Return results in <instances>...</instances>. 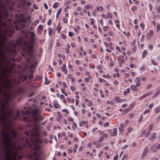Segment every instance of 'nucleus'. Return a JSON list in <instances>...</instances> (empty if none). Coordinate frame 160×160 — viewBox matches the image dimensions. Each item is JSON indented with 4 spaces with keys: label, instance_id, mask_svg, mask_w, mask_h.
<instances>
[{
    "label": "nucleus",
    "instance_id": "nucleus-34",
    "mask_svg": "<svg viewBox=\"0 0 160 160\" xmlns=\"http://www.w3.org/2000/svg\"><path fill=\"white\" fill-rule=\"evenodd\" d=\"M61 9H60L58 10V12L57 13V14H56V18H57L58 17L59 14L61 13Z\"/></svg>",
    "mask_w": 160,
    "mask_h": 160
},
{
    "label": "nucleus",
    "instance_id": "nucleus-6",
    "mask_svg": "<svg viewBox=\"0 0 160 160\" xmlns=\"http://www.w3.org/2000/svg\"><path fill=\"white\" fill-rule=\"evenodd\" d=\"M34 38H30V42L29 45H28V42H25L23 43L22 47L23 49L25 48L28 50L32 52L33 48V44L34 42Z\"/></svg>",
    "mask_w": 160,
    "mask_h": 160
},
{
    "label": "nucleus",
    "instance_id": "nucleus-10",
    "mask_svg": "<svg viewBox=\"0 0 160 160\" xmlns=\"http://www.w3.org/2000/svg\"><path fill=\"white\" fill-rule=\"evenodd\" d=\"M152 151L154 152H157L158 150L157 147V144L156 143L153 145L151 148Z\"/></svg>",
    "mask_w": 160,
    "mask_h": 160
},
{
    "label": "nucleus",
    "instance_id": "nucleus-19",
    "mask_svg": "<svg viewBox=\"0 0 160 160\" xmlns=\"http://www.w3.org/2000/svg\"><path fill=\"white\" fill-rule=\"evenodd\" d=\"M114 22L116 24V27L118 28H119L120 27V25L118 24L120 22L119 20L117 19L115 20Z\"/></svg>",
    "mask_w": 160,
    "mask_h": 160
},
{
    "label": "nucleus",
    "instance_id": "nucleus-4",
    "mask_svg": "<svg viewBox=\"0 0 160 160\" xmlns=\"http://www.w3.org/2000/svg\"><path fill=\"white\" fill-rule=\"evenodd\" d=\"M11 69L8 67L5 66L3 63H0V78L7 77L10 73Z\"/></svg>",
    "mask_w": 160,
    "mask_h": 160
},
{
    "label": "nucleus",
    "instance_id": "nucleus-20",
    "mask_svg": "<svg viewBox=\"0 0 160 160\" xmlns=\"http://www.w3.org/2000/svg\"><path fill=\"white\" fill-rule=\"evenodd\" d=\"M160 94V89L157 90L156 93L153 95V98H154L156 97L158 95Z\"/></svg>",
    "mask_w": 160,
    "mask_h": 160
},
{
    "label": "nucleus",
    "instance_id": "nucleus-62",
    "mask_svg": "<svg viewBox=\"0 0 160 160\" xmlns=\"http://www.w3.org/2000/svg\"><path fill=\"white\" fill-rule=\"evenodd\" d=\"M134 116V115L133 113H130L129 115V117L130 118H132Z\"/></svg>",
    "mask_w": 160,
    "mask_h": 160
},
{
    "label": "nucleus",
    "instance_id": "nucleus-57",
    "mask_svg": "<svg viewBox=\"0 0 160 160\" xmlns=\"http://www.w3.org/2000/svg\"><path fill=\"white\" fill-rule=\"evenodd\" d=\"M28 157L30 159L33 158V155L31 154H29L28 155Z\"/></svg>",
    "mask_w": 160,
    "mask_h": 160
},
{
    "label": "nucleus",
    "instance_id": "nucleus-21",
    "mask_svg": "<svg viewBox=\"0 0 160 160\" xmlns=\"http://www.w3.org/2000/svg\"><path fill=\"white\" fill-rule=\"evenodd\" d=\"M148 54V52H147V51L146 50H145L143 52L142 56V58H144L146 55H147Z\"/></svg>",
    "mask_w": 160,
    "mask_h": 160
},
{
    "label": "nucleus",
    "instance_id": "nucleus-33",
    "mask_svg": "<svg viewBox=\"0 0 160 160\" xmlns=\"http://www.w3.org/2000/svg\"><path fill=\"white\" fill-rule=\"evenodd\" d=\"M150 110L149 109H146L143 112V113L144 114H146L147 113H148L150 112Z\"/></svg>",
    "mask_w": 160,
    "mask_h": 160
},
{
    "label": "nucleus",
    "instance_id": "nucleus-47",
    "mask_svg": "<svg viewBox=\"0 0 160 160\" xmlns=\"http://www.w3.org/2000/svg\"><path fill=\"white\" fill-rule=\"evenodd\" d=\"M39 22V20H36L34 22L33 25H37Z\"/></svg>",
    "mask_w": 160,
    "mask_h": 160
},
{
    "label": "nucleus",
    "instance_id": "nucleus-11",
    "mask_svg": "<svg viewBox=\"0 0 160 160\" xmlns=\"http://www.w3.org/2000/svg\"><path fill=\"white\" fill-rule=\"evenodd\" d=\"M14 148L16 151L14 153V155L15 156H18L19 154V153L17 151V150L18 149L19 150H22V147L21 145H19L17 147L15 146Z\"/></svg>",
    "mask_w": 160,
    "mask_h": 160
},
{
    "label": "nucleus",
    "instance_id": "nucleus-23",
    "mask_svg": "<svg viewBox=\"0 0 160 160\" xmlns=\"http://www.w3.org/2000/svg\"><path fill=\"white\" fill-rule=\"evenodd\" d=\"M130 109L129 108H127L124 109L123 110L122 113L123 114H126L128 112V111H129Z\"/></svg>",
    "mask_w": 160,
    "mask_h": 160
},
{
    "label": "nucleus",
    "instance_id": "nucleus-58",
    "mask_svg": "<svg viewBox=\"0 0 160 160\" xmlns=\"http://www.w3.org/2000/svg\"><path fill=\"white\" fill-rule=\"evenodd\" d=\"M157 30L158 31H159L160 30V25L159 24H157Z\"/></svg>",
    "mask_w": 160,
    "mask_h": 160
},
{
    "label": "nucleus",
    "instance_id": "nucleus-61",
    "mask_svg": "<svg viewBox=\"0 0 160 160\" xmlns=\"http://www.w3.org/2000/svg\"><path fill=\"white\" fill-rule=\"evenodd\" d=\"M96 10H94L93 12L92 13V14L95 16L96 15Z\"/></svg>",
    "mask_w": 160,
    "mask_h": 160
},
{
    "label": "nucleus",
    "instance_id": "nucleus-59",
    "mask_svg": "<svg viewBox=\"0 0 160 160\" xmlns=\"http://www.w3.org/2000/svg\"><path fill=\"white\" fill-rule=\"evenodd\" d=\"M71 2V1L69 0H66L65 2V4H68Z\"/></svg>",
    "mask_w": 160,
    "mask_h": 160
},
{
    "label": "nucleus",
    "instance_id": "nucleus-45",
    "mask_svg": "<svg viewBox=\"0 0 160 160\" xmlns=\"http://www.w3.org/2000/svg\"><path fill=\"white\" fill-rule=\"evenodd\" d=\"M123 33L126 36L128 37L129 36V33L128 32H126L125 31H124Z\"/></svg>",
    "mask_w": 160,
    "mask_h": 160
},
{
    "label": "nucleus",
    "instance_id": "nucleus-25",
    "mask_svg": "<svg viewBox=\"0 0 160 160\" xmlns=\"http://www.w3.org/2000/svg\"><path fill=\"white\" fill-rule=\"evenodd\" d=\"M103 8L102 6L98 7L97 8V9L98 11H102V10Z\"/></svg>",
    "mask_w": 160,
    "mask_h": 160
},
{
    "label": "nucleus",
    "instance_id": "nucleus-52",
    "mask_svg": "<svg viewBox=\"0 0 160 160\" xmlns=\"http://www.w3.org/2000/svg\"><path fill=\"white\" fill-rule=\"evenodd\" d=\"M155 111L156 113H158L160 111V108H156L155 109Z\"/></svg>",
    "mask_w": 160,
    "mask_h": 160
},
{
    "label": "nucleus",
    "instance_id": "nucleus-64",
    "mask_svg": "<svg viewBox=\"0 0 160 160\" xmlns=\"http://www.w3.org/2000/svg\"><path fill=\"white\" fill-rule=\"evenodd\" d=\"M5 157L6 158V160H11V159H10L9 156L8 155H6L5 156Z\"/></svg>",
    "mask_w": 160,
    "mask_h": 160
},
{
    "label": "nucleus",
    "instance_id": "nucleus-16",
    "mask_svg": "<svg viewBox=\"0 0 160 160\" xmlns=\"http://www.w3.org/2000/svg\"><path fill=\"white\" fill-rule=\"evenodd\" d=\"M148 147H146L144 150V151H143L142 153V158L145 157L147 154V153H148Z\"/></svg>",
    "mask_w": 160,
    "mask_h": 160
},
{
    "label": "nucleus",
    "instance_id": "nucleus-9",
    "mask_svg": "<svg viewBox=\"0 0 160 160\" xmlns=\"http://www.w3.org/2000/svg\"><path fill=\"white\" fill-rule=\"evenodd\" d=\"M154 32L152 30H151L147 34L146 38L148 40H150L153 36Z\"/></svg>",
    "mask_w": 160,
    "mask_h": 160
},
{
    "label": "nucleus",
    "instance_id": "nucleus-53",
    "mask_svg": "<svg viewBox=\"0 0 160 160\" xmlns=\"http://www.w3.org/2000/svg\"><path fill=\"white\" fill-rule=\"evenodd\" d=\"M84 7L86 9H88L90 8V5H85L84 6Z\"/></svg>",
    "mask_w": 160,
    "mask_h": 160
},
{
    "label": "nucleus",
    "instance_id": "nucleus-26",
    "mask_svg": "<svg viewBox=\"0 0 160 160\" xmlns=\"http://www.w3.org/2000/svg\"><path fill=\"white\" fill-rule=\"evenodd\" d=\"M102 77L104 78H109L111 77V76L110 75H109V74H106V75H102Z\"/></svg>",
    "mask_w": 160,
    "mask_h": 160
},
{
    "label": "nucleus",
    "instance_id": "nucleus-38",
    "mask_svg": "<svg viewBox=\"0 0 160 160\" xmlns=\"http://www.w3.org/2000/svg\"><path fill=\"white\" fill-rule=\"evenodd\" d=\"M77 127V125L76 123L73 122V126H72V128L74 129H75Z\"/></svg>",
    "mask_w": 160,
    "mask_h": 160
},
{
    "label": "nucleus",
    "instance_id": "nucleus-41",
    "mask_svg": "<svg viewBox=\"0 0 160 160\" xmlns=\"http://www.w3.org/2000/svg\"><path fill=\"white\" fill-rule=\"evenodd\" d=\"M137 9V8L135 6H134L132 7L131 8V10L132 12L136 10Z\"/></svg>",
    "mask_w": 160,
    "mask_h": 160
},
{
    "label": "nucleus",
    "instance_id": "nucleus-22",
    "mask_svg": "<svg viewBox=\"0 0 160 160\" xmlns=\"http://www.w3.org/2000/svg\"><path fill=\"white\" fill-rule=\"evenodd\" d=\"M108 136V134L107 133H104L103 135L101 136L100 138V140H102L104 139V138H107Z\"/></svg>",
    "mask_w": 160,
    "mask_h": 160
},
{
    "label": "nucleus",
    "instance_id": "nucleus-48",
    "mask_svg": "<svg viewBox=\"0 0 160 160\" xmlns=\"http://www.w3.org/2000/svg\"><path fill=\"white\" fill-rule=\"evenodd\" d=\"M152 128H153V125L152 124H151L149 126V127L148 129V131H151L152 130Z\"/></svg>",
    "mask_w": 160,
    "mask_h": 160
},
{
    "label": "nucleus",
    "instance_id": "nucleus-42",
    "mask_svg": "<svg viewBox=\"0 0 160 160\" xmlns=\"http://www.w3.org/2000/svg\"><path fill=\"white\" fill-rule=\"evenodd\" d=\"M140 27L142 29L144 30L145 28V26L142 23H140Z\"/></svg>",
    "mask_w": 160,
    "mask_h": 160
},
{
    "label": "nucleus",
    "instance_id": "nucleus-28",
    "mask_svg": "<svg viewBox=\"0 0 160 160\" xmlns=\"http://www.w3.org/2000/svg\"><path fill=\"white\" fill-rule=\"evenodd\" d=\"M11 45H10L9 46H8V47H7L6 48L7 49V50L8 52H11Z\"/></svg>",
    "mask_w": 160,
    "mask_h": 160
},
{
    "label": "nucleus",
    "instance_id": "nucleus-24",
    "mask_svg": "<svg viewBox=\"0 0 160 160\" xmlns=\"http://www.w3.org/2000/svg\"><path fill=\"white\" fill-rule=\"evenodd\" d=\"M59 5V3L58 2L54 3L53 5V8H56L58 7Z\"/></svg>",
    "mask_w": 160,
    "mask_h": 160
},
{
    "label": "nucleus",
    "instance_id": "nucleus-54",
    "mask_svg": "<svg viewBox=\"0 0 160 160\" xmlns=\"http://www.w3.org/2000/svg\"><path fill=\"white\" fill-rule=\"evenodd\" d=\"M62 112L66 113L67 114H68L69 112L68 110L66 109H63L62 110Z\"/></svg>",
    "mask_w": 160,
    "mask_h": 160
},
{
    "label": "nucleus",
    "instance_id": "nucleus-56",
    "mask_svg": "<svg viewBox=\"0 0 160 160\" xmlns=\"http://www.w3.org/2000/svg\"><path fill=\"white\" fill-rule=\"evenodd\" d=\"M42 26L41 25H39L38 27V30L39 29H42Z\"/></svg>",
    "mask_w": 160,
    "mask_h": 160
},
{
    "label": "nucleus",
    "instance_id": "nucleus-55",
    "mask_svg": "<svg viewBox=\"0 0 160 160\" xmlns=\"http://www.w3.org/2000/svg\"><path fill=\"white\" fill-rule=\"evenodd\" d=\"M157 13H160V7L159 6L158 7L157 9Z\"/></svg>",
    "mask_w": 160,
    "mask_h": 160
},
{
    "label": "nucleus",
    "instance_id": "nucleus-32",
    "mask_svg": "<svg viewBox=\"0 0 160 160\" xmlns=\"http://www.w3.org/2000/svg\"><path fill=\"white\" fill-rule=\"evenodd\" d=\"M35 33L33 32H31L30 33V38H34Z\"/></svg>",
    "mask_w": 160,
    "mask_h": 160
},
{
    "label": "nucleus",
    "instance_id": "nucleus-40",
    "mask_svg": "<svg viewBox=\"0 0 160 160\" xmlns=\"http://www.w3.org/2000/svg\"><path fill=\"white\" fill-rule=\"evenodd\" d=\"M33 160H41L39 156L34 157Z\"/></svg>",
    "mask_w": 160,
    "mask_h": 160
},
{
    "label": "nucleus",
    "instance_id": "nucleus-60",
    "mask_svg": "<svg viewBox=\"0 0 160 160\" xmlns=\"http://www.w3.org/2000/svg\"><path fill=\"white\" fill-rule=\"evenodd\" d=\"M109 125V122H106L104 124V126L105 127H108V126Z\"/></svg>",
    "mask_w": 160,
    "mask_h": 160
},
{
    "label": "nucleus",
    "instance_id": "nucleus-43",
    "mask_svg": "<svg viewBox=\"0 0 160 160\" xmlns=\"http://www.w3.org/2000/svg\"><path fill=\"white\" fill-rule=\"evenodd\" d=\"M152 64L154 65H157V62L156 61H155V60H154L153 59L152 60Z\"/></svg>",
    "mask_w": 160,
    "mask_h": 160
},
{
    "label": "nucleus",
    "instance_id": "nucleus-49",
    "mask_svg": "<svg viewBox=\"0 0 160 160\" xmlns=\"http://www.w3.org/2000/svg\"><path fill=\"white\" fill-rule=\"evenodd\" d=\"M144 35H142L141 37V39L140 40V41L142 42H144Z\"/></svg>",
    "mask_w": 160,
    "mask_h": 160
},
{
    "label": "nucleus",
    "instance_id": "nucleus-13",
    "mask_svg": "<svg viewBox=\"0 0 160 160\" xmlns=\"http://www.w3.org/2000/svg\"><path fill=\"white\" fill-rule=\"evenodd\" d=\"M151 94H152V93L150 92H148L147 93L145 94L142 95V96H141V97H140L139 98L138 100H141L142 99L144 98H145L151 95Z\"/></svg>",
    "mask_w": 160,
    "mask_h": 160
},
{
    "label": "nucleus",
    "instance_id": "nucleus-37",
    "mask_svg": "<svg viewBox=\"0 0 160 160\" xmlns=\"http://www.w3.org/2000/svg\"><path fill=\"white\" fill-rule=\"evenodd\" d=\"M156 134L155 133H154L152 135L151 137V139H154L156 138H155V135Z\"/></svg>",
    "mask_w": 160,
    "mask_h": 160
},
{
    "label": "nucleus",
    "instance_id": "nucleus-8",
    "mask_svg": "<svg viewBox=\"0 0 160 160\" xmlns=\"http://www.w3.org/2000/svg\"><path fill=\"white\" fill-rule=\"evenodd\" d=\"M123 58L124 57L122 55H120L117 57V60L119 61V64L120 67L122 66V63H123L124 62V60Z\"/></svg>",
    "mask_w": 160,
    "mask_h": 160
},
{
    "label": "nucleus",
    "instance_id": "nucleus-44",
    "mask_svg": "<svg viewBox=\"0 0 160 160\" xmlns=\"http://www.w3.org/2000/svg\"><path fill=\"white\" fill-rule=\"evenodd\" d=\"M107 103L108 104H110L111 105H112L113 104V102L110 101H107Z\"/></svg>",
    "mask_w": 160,
    "mask_h": 160
},
{
    "label": "nucleus",
    "instance_id": "nucleus-18",
    "mask_svg": "<svg viewBox=\"0 0 160 160\" xmlns=\"http://www.w3.org/2000/svg\"><path fill=\"white\" fill-rule=\"evenodd\" d=\"M136 85H132L130 86V88L132 91H138V89L137 88Z\"/></svg>",
    "mask_w": 160,
    "mask_h": 160
},
{
    "label": "nucleus",
    "instance_id": "nucleus-3",
    "mask_svg": "<svg viewBox=\"0 0 160 160\" xmlns=\"http://www.w3.org/2000/svg\"><path fill=\"white\" fill-rule=\"evenodd\" d=\"M12 111H9L7 115V121L4 127V131L2 132V140H10L9 139H13L16 136V132L13 128L12 121L13 119H15L12 117Z\"/></svg>",
    "mask_w": 160,
    "mask_h": 160
},
{
    "label": "nucleus",
    "instance_id": "nucleus-15",
    "mask_svg": "<svg viewBox=\"0 0 160 160\" xmlns=\"http://www.w3.org/2000/svg\"><path fill=\"white\" fill-rule=\"evenodd\" d=\"M40 111V110L38 108H35L32 111V112L33 114L37 116L39 114Z\"/></svg>",
    "mask_w": 160,
    "mask_h": 160
},
{
    "label": "nucleus",
    "instance_id": "nucleus-50",
    "mask_svg": "<svg viewBox=\"0 0 160 160\" xmlns=\"http://www.w3.org/2000/svg\"><path fill=\"white\" fill-rule=\"evenodd\" d=\"M54 107L56 108H58L59 107V105L58 103H55L54 104Z\"/></svg>",
    "mask_w": 160,
    "mask_h": 160
},
{
    "label": "nucleus",
    "instance_id": "nucleus-7",
    "mask_svg": "<svg viewBox=\"0 0 160 160\" xmlns=\"http://www.w3.org/2000/svg\"><path fill=\"white\" fill-rule=\"evenodd\" d=\"M117 128H115L113 129H109L108 131L111 135L112 136H115L117 135Z\"/></svg>",
    "mask_w": 160,
    "mask_h": 160
},
{
    "label": "nucleus",
    "instance_id": "nucleus-27",
    "mask_svg": "<svg viewBox=\"0 0 160 160\" xmlns=\"http://www.w3.org/2000/svg\"><path fill=\"white\" fill-rule=\"evenodd\" d=\"M48 34L50 35L52 32V29L51 28H48Z\"/></svg>",
    "mask_w": 160,
    "mask_h": 160
},
{
    "label": "nucleus",
    "instance_id": "nucleus-39",
    "mask_svg": "<svg viewBox=\"0 0 160 160\" xmlns=\"http://www.w3.org/2000/svg\"><path fill=\"white\" fill-rule=\"evenodd\" d=\"M133 130V128L131 127H129L128 129V133H129L131 132Z\"/></svg>",
    "mask_w": 160,
    "mask_h": 160
},
{
    "label": "nucleus",
    "instance_id": "nucleus-35",
    "mask_svg": "<svg viewBox=\"0 0 160 160\" xmlns=\"http://www.w3.org/2000/svg\"><path fill=\"white\" fill-rule=\"evenodd\" d=\"M103 145H102V144L99 143L98 144L96 145V147L97 148H101V147H103Z\"/></svg>",
    "mask_w": 160,
    "mask_h": 160
},
{
    "label": "nucleus",
    "instance_id": "nucleus-46",
    "mask_svg": "<svg viewBox=\"0 0 160 160\" xmlns=\"http://www.w3.org/2000/svg\"><path fill=\"white\" fill-rule=\"evenodd\" d=\"M153 46L152 44H150L149 45L148 47L149 50H152L153 49Z\"/></svg>",
    "mask_w": 160,
    "mask_h": 160
},
{
    "label": "nucleus",
    "instance_id": "nucleus-14",
    "mask_svg": "<svg viewBox=\"0 0 160 160\" xmlns=\"http://www.w3.org/2000/svg\"><path fill=\"white\" fill-rule=\"evenodd\" d=\"M66 66L64 64H63L61 67L62 71L65 74H67L68 72L67 69H66Z\"/></svg>",
    "mask_w": 160,
    "mask_h": 160
},
{
    "label": "nucleus",
    "instance_id": "nucleus-63",
    "mask_svg": "<svg viewBox=\"0 0 160 160\" xmlns=\"http://www.w3.org/2000/svg\"><path fill=\"white\" fill-rule=\"evenodd\" d=\"M63 20L64 22L65 23H66L68 22V19L66 18H63Z\"/></svg>",
    "mask_w": 160,
    "mask_h": 160
},
{
    "label": "nucleus",
    "instance_id": "nucleus-1",
    "mask_svg": "<svg viewBox=\"0 0 160 160\" xmlns=\"http://www.w3.org/2000/svg\"><path fill=\"white\" fill-rule=\"evenodd\" d=\"M12 6L13 5L11 6L8 1L4 2L3 0H0V52L4 55L5 41L7 39L8 36H11L13 31L8 24L3 22V18L8 16V10H12Z\"/></svg>",
    "mask_w": 160,
    "mask_h": 160
},
{
    "label": "nucleus",
    "instance_id": "nucleus-36",
    "mask_svg": "<svg viewBox=\"0 0 160 160\" xmlns=\"http://www.w3.org/2000/svg\"><path fill=\"white\" fill-rule=\"evenodd\" d=\"M99 81L101 82H106V81L104 80V79H102V78H99Z\"/></svg>",
    "mask_w": 160,
    "mask_h": 160
},
{
    "label": "nucleus",
    "instance_id": "nucleus-5",
    "mask_svg": "<svg viewBox=\"0 0 160 160\" xmlns=\"http://www.w3.org/2000/svg\"><path fill=\"white\" fill-rule=\"evenodd\" d=\"M40 128V126L37 124L34 127L28 132H26L25 134L27 135H30L32 137L38 136V131Z\"/></svg>",
    "mask_w": 160,
    "mask_h": 160
},
{
    "label": "nucleus",
    "instance_id": "nucleus-17",
    "mask_svg": "<svg viewBox=\"0 0 160 160\" xmlns=\"http://www.w3.org/2000/svg\"><path fill=\"white\" fill-rule=\"evenodd\" d=\"M40 149V146L38 145H36L33 148V151L38 152Z\"/></svg>",
    "mask_w": 160,
    "mask_h": 160
},
{
    "label": "nucleus",
    "instance_id": "nucleus-12",
    "mask_svg": "<svg viewBox=\"0 0 160 160\" xmlns=\"http://www.w3.org/2000/svg\"><path fill=\"white\" fill-rule=\"evenodd\" d=\"M141 81L140 78L139 77H137L135 79L134 82L136 83V86L138 87L140 85V81Z\"/></svg>",
    "mask_w": 160,
    "mask_h": 160
},
{
    "label": "nucleus",
    "instance_id": "nucleus-30",
    "mask_svg": "<svg viewBox=\"0 0 160 160\" xmlns=\"http://www.w3.org/2000/svg\"><path fill=\"white\" fill-rule=\"evenodd\" d=\"M107 18H112V15L110 13L108 12L107 14Z\"/></svg>",
    "mask_w": 160,
    "mask_h": 160
},
{
    "label": "nucleus",
    "instance_id": "nucleus-31",
    "mask_svg": "<svg viewBox=\"0 0 160 160\" xmlns=\"http://www.w3.org/2000/svg\"><path fill=\"white\" fill-rule=\"evenodd\" d=\"M61 28L59 26V24H58L57 26V30L58 32H59L61 30Z\"/></svg>",
    "mask_w": 160,
    "mask_h": 160
},
{
    "label": "nucleus",
    "instance_id": "nucleus-51",
    "mask_svg": "<svg viewBox=\"0 0 160 160\" xmlns=\"http://www.w3.org/2000/svg\"><path fill=\"white\" fill-rule=\"evenodd\" d=\"M143 118V116L142 115H141L140 116L138 122H139L141 121Z\"/></svg>",
    "mask_w": 160,
    "mask_h": 160
},
{
    "label": "nucleus",
    "instance_id": "nucleus-2",
    "mask_svg": "<svg viewBox=\"0 0 160 160\" xmlns=\"http://www.w3.org/2000/svg\"><path fill=\"white\" fill-rule=\"evenodd\" d=\"M12 6L13 5L11 6L8 1L4 2L3 0H0V52L4 55L5 41L7 39L8 36H11L13 31L8 24L3 22V18L8 16V10H12Z\"/></svg>",
    "mask_w": 160,
    "mask_h": 160
},
{
    "label": "nucleus",
    "instance_id": "nucleus-29",
    "mask_svg": "<svg viewBox=\"0 0 160 160\" xmlns=\"http://www.w3.org/2000/svg\"><path fill=\"white\" fill-rule=\"evenodd\" d=\"M124 130V129L120 127L119 128V132L121 134H122L123 132V131Z\"/></svg>",
    "mask_w": 160,
    "mask_h": 160
}]
</instances>
